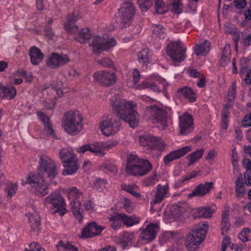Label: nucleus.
<instances>
[{"instance_id":"f257e3e1","label":"nucleus","mask_w":251,"mask_h":251,"mask_svg":"<svg viewBox=\"0 0 251 251\" xmlns=\"http://www.w3.org/2000/svg\"><path fill=\"white\" fill-rule=\"evenodd\" d=\"M111 105L115 114L100 123V130L103 135L109 136L118 132L121 125V120L128 123L132 128L138 126L139 114L134 109L131 102L115 98L114 100H111Z\"/></svg>"},{"instance_id":"f03ea898","label":"nucleus","mask_w":251,"mask_h":251,"mask_svg":"<svg viewBox=\"0 0 251 251\" xmlns=\"http://www.w3.org/2000/svg\"><path fill=\"white\" fill-rule=\"evenodd\" d=\"M37 175H29L25 183L30 186V191L35 195L43 197L49 193L46 179L51 181L58 174V168L54 161L46 155H41Z\"/></svg>"},{"instance_id":"7ed1b4c3","label":"nucleus","mask_w":251,"mask_h":251,"mask_svg":"<svg viewBox=\"0 0 251 251\" xmlns=\"http://www.w3.org/2000/svg\"><path fill=\"white\" fill-rule=\"evenodd\" d=\"M152 168L148 160L139 159L136 155L132 154L127 158L126 172L128 175L142 176L147 174Z\"/></svg>"},{"instance_id":"20e7f679","label":"nucleus","mask_w":251,"mask_h":251,"mask_svg":"<svg viewBox=\"0 0 251 251\" xmlns=\"http://www.w3.org/2000/svg\"><path fill=\"white\" fill-rule=\"evenodd\" d=\"M209 228L207 222L196 225L187 236L185 245L190 251H195L203 241Z\"/></svg>"},{"instance_id":"39448f33","label":"nucleus","mask_w":251,"mask_h":251,"mask_svg":"<svg viewBox=\"0 0 251 251\" xmlns=\"http://www.w3.org/2000/svg\"><path fill=\"white\" fill-rule=\"evenodd\" d=\"M135 13L131 0H125L119 9L116 22L121 28L129 26L132 22V18Z\"/></svg>"},{"instance_id":"423d86ee","label":"nucleus","mask_w":251,"mask_h":251,"mask_svg":"<svg viewBox=\"0 0 251 251\" xmlns=\"http://www.w3.org/2000/svg\"><path fill=\"white\" fill-rule=\"evenodd\" d=\"M63 126L64 130L72 135L77 134L81 129L82 118L78 113L70 112L64 116Z\"/></svg>"},{"instance_id":"0eeeda50","label":"nucleus","mask_w":251,"mask_h":251,"mask_svg":"<svg viewBox=\"0 0 251 251\" xmlns=\"http://www.w3.org/2000/svg\"><path fill=\"white\" fill-rule=\"evenodd\" d=\"M180 41L171 42L167 45L166 51L175 63H180L186 58V49Z\"/></svg>"},{"instance_id":"6e6552de","label":"nucleus","mask_w":251,"mask_h":251,"mask_svg":"<svg viewBox=\"0 0 251 251\" xmlns=\"http://www.w3.org/2000/svg\"><path fill=\"white\" fill-rule=\"evenodd\" d=\"M116 44L114 38H105L100 36L93 38L90 46L92 47V51L95 54H100L103 50H108Z\"/></svg>"},{"instance_id":"1a4fd4ad","label":"nucleus","mask_w":251,"mask_h":251,"mask_svg":"<svg viewBox=\"0 0 251 251\" xmlns=\"http://www.w3.org/2000/svg\"><path fill=\"white\" fill-rule=\"evenodd\" d=\"M44 201L45 203L51 204L50 209L53 213L59 212L61 209L66 211V203L59 191L56 190L52 192L45 199Z\"/></svg>"},{"instance_id":"9d476101","label":"nucleus","mask_w":251,"mask_h":251,"mask_svg":"<svg viewBox=\"0 0 251 251\" xmlns=\"http://www.w3.org/2000/svg\"><path fill=\"white\" fill-rule=\"evenodd\" d=\"M95 80L100 85L109 86L113 85L117 81L116 74L107 71H100L93 75Z\"/></svg>"},{"instance_id":"9b49d317","label":"nucleus","mask_w":251,"mask_h":251,"mask_svg":"<svg viewBox=\"0 0 251 251\" xmlns=\"http://www.w3.org/2000/svg\"><path fill=\"white\" fill-rule=\"evenodd\" d=\"M179 126L180 134L186 135L192 132L194 130L193 116L188 112H185L182 115L179 116Z\"/></svg>"},{"instance_id":"f8f14e48","label":"nucleus","mask_w":251,"mask_h":251,"mask_svg":"<svg viewBox=\"0 0 251 251\" xmlns=\"http://www.w3.org/2000/svg\"><path fill=\"white\" fill-rule=\"evenodd\" d=\"M104 229V226H98L96 222H92L82 228L79 237L81 239H87L98 236Z\"/></svg>"},{"instance_id":"ddd939ff","label":"nucleus","mask_w":251,"mask_h":251,"mask_svg":"<svg viewBox=\"0 0 251 251\" xmlns=\"http://www.w3.org/2000/svg\"><path fill=\"white\" fill-rule=\"evenodd\" d=\"M70 60L68 55L52 52L47 60V65L52 69L63 66Z\"/></svg>"},{"instance_id":"4468645a","label":"nucleus","mask_w":251,"mask_h":251,"mask_svg":"<svg viewBox=\"0 0 251 251\" xmlns=\"http://www.w3.org/2000/svg\"><path fill=\"white\" fill-rule=\"evenodd\" d=\"M151 110V114L153 117V123H161L164 126H166L167 112L156 105H151L147 108Z\"/></svg>"},{"instance_id":"2eb2a0df","label":"nucleus","mask_w":251,"mask_h":251,"mask_svg":"<svg viewBox=\"0 0 251 251\" xmlns=\"http://www.w3.org/2000/svg\"><path fill=\"white\" fill-rule=\"evenodd\" d=\"M214 185L212 182H205L198 185L192 191V193L188 196L189 199L193 197H203L209 194L211 189L213 188Z\"/></svg>"},{"instance_id":"dca6fc26","label":"nucleus","mask_w":251,"mask_h":251,"mask_svg":"<svg viewBox=\"0 0 251 251\" xmlns=\"http://www.w3.org/2000/svg\"><path fill=\"white\" fill-rule=\"evenodd\" d=\"M159 226L156 223H151L143 230L142 239L149 242L152 241L156 237L157 233L159 231Z\"/></svg>"},{"instance_id":"f3484780","label":"nucleus","mask_w":251,"mask_h":251,"mask_svg":"<svg viewBox=\"0 0 251 251\" xmlns=\"http://www.w3.org/2000/svg\"><path fill=\"white\" fill-rule=\"evenodd\" d=\"M191 146H185L177 150H175L167 154L163 160L166 165H168L171 161L184 156L191 151Z\"/></svg>"},{"instance_id":"a211bd4d","label":"nucleus","mask_w":251,"mask_h":251,"mask_svg":"<svg viewBox=\"0 0 251 251\" xmlns=\"http://www.w3.org/2000/svg\"><path fill=\"white\" fill-rule=\"evenodd\" d=\"M28 54L31 63L34 65H38L44 58V54L40 49L35 46L32 47L29 50Z\"/></svg>"},{"instance_id":"6ab92c4d","label":"nucleus","mask_w":251,"mask_h":251,"mask_svg":"<svg viewBox=\"0 0 251 251\" xmlns=\"http://www.w3.org/2000/svg\"><path fill=\"white\" fill-rule=\"evenodd\" d=\"M64 169L62 171L64 176L71 175L75 174L79 168V165L74 159L63 161L62 163Z\"/></svg>"},{"instance_id":"aec40b11","label":"nucleus","mask_w":251,"mask_h":251,"mask_svg":"<svg viewBox=\"0 0 251 251\" xmlns=\"http://www.w3.org/2000/svg\"><path fill=\"white\" fill-rule=\"evenodd\" d=\"M78 19L77 12L74 11L72 15L69 18L68 20L64 25L65 29L68 33H74L78 29V26L75 25V22Z\"/></svg>"},{"instance_id":"412c9836","label":"nucleus","mask_w":251,"mask_h":251,"mask_svg":"<svg viewBox=\"0 0 251 251\" xmlns=\"http://www.w3.org/2000/svg\"><path fill=\"white\" fill-rule=\"evenodd\" d=\"M169 189L168 184L162 187L160 184L157 186V190L155 195L154 199L151 201V204H155L160 202L165 195L167 193Z\"/></svg>"},{"instance_id":"4be33fe9","label":"nucleus","mask_w":251,"mask_h":251,"mask_svg":"<svg viewBox=\"0 0 251 251\" xmlns=\"http://www.w3.org/2000/svg\"><path fill=\"white\" fill-rule=\"evenodd\" d=\"M70 205L74 215L78 220V223H81L83 218L82 212L80 211L81 202L77 200H73L70 202Z\"/></svg>"},{"instance_id":"5701e85b","label":"nucleus","mask_w":251,"mask_h":251,"mask_svg":"<svg viewBox=\"0 0 251 251\" xmlns=\"http://www.w3.org/2000/svg\"><path fill=\"white\" fill-rule=\"evenodd\" d=\"M16 95V90L14 87L3 86L0 89V97L8 100L13 99Z\"/></svg>"},{"instance_id":"b1692460","label":"nucleus","mask_w":251,"mask_h":251,"mask_svg":"<svg viewBox=\"0 0 251 251\" xmlns=\"http://www.w3.org/2000/svg\"><path fill=\"white\" fill-rule=\"evenodd\" d=\"M210 47V43L208 40H205L200 45L196 46L194 53L197 56L205 55L209 52Z\"/></svg>"},{"instance_id":"393cba45","label":"nucleus","mask_w":251,"mask_h":251,"mask_svg":"<svg viewBox=\"0 0 251 251\" xmlns=\"http://www.w3.org/2000/svg\"><path fill=\"white\" fill-rule=\"evenodd\" d=\"M177 92L181 94L185 98L189 99L190 102H194L196 100V97L193 90L187 86L180 88L177 89Z\"/></svg>"},{"instance_id":"a878e982","label":"nucleus","mask_w":251,"mask_h":251,"mask_svg":"<svg viewBox=\"0 0 251 251\" xmlns=\"http://www.w3.org/2000/svg\"><path fill=\"white\" fill-rule=\"evenodd\" d=\"M231 54V50L229 44H226L223 49L221 58L220 59V64L222 66L226 65L230 61V55Z\"/></svg>"},{"instance_id":"bb28decb","label":"nucleus","mask_w":251,"mask_h":251,"mask_svg":"<svg viewBox=\"0 0 251 251\" xmlns=\"http://www.w3.org/2000/svg\"><path fill=\"white\" fill-rule=\"evenodd\" d=\"M201 175V172L200 171H193L190 173H189L186 175L185 176H183L182 178L177 182L174 184L175 188L176 189L181 186L183 185L185 181L190 180L192 178H194L197 176H200Z\"/></svg>"},{"instance_id":"cd10ccee","label":"nucleus","mask_w":251,"mask_h":251,"mask_svg":"<svg viewBox=\"0 0 251 251\" xmlns=\"http://www.w3.org/2000/svg\"><path fill=\"white\" fill-rule=\"evenodd\" d=\"M203 152L204 150L201 149L189 154L186 157L187 159H189V163L187 167H189L190 165H193L196 162L198 161L202 157Z\"/></svg>"},{"instance_id":"c85d7f7f","label":"nucleus","mask_w":251,"mask_h":251,"mask_svg":"<svg viewBox=\"0 0 251 251\" xmlns=\"http://www.w3.org/2000/svg\"><path fill=\"white\" fill-rule=\"evenodd\" d=\"M203 152L204 150L201 149L189 154L186 157L187 159H189V163L187 167H189L190 165H193L196 162L198 161L202 157Z\"/></svg>"},{"instance_id":"c756f323","label":"nucleus","mask_w":251,"mask_h":251,"mask_svg":"<svg viewBox=\"0 0 251 251\" xmlns=\"http://www.w3.org/2000/svg\"><path fill=\"white\" fill-rule=\"evenodd\" d=\"M203 152L204 150L201 149L189 154L186 157L187 159H189V163L187 167H189L190 165H193L196 162L198 161L202 157Z\"/></svg>"},{"instance_id":"7c9ffc66","label":"nucleus","mask_w":251,"mask_h":251,"mask_svg":"<svg viewBox=\"0 0 251 251\" xmlns=\"http://www.w3.org/2000/svg\"><path fill=\"white\" fill-rule=\"evenodd\" d=\"M213 213L214 211L211 210L210 207H200L196 210L195 214L197 217L209 218L212 217Z\"/></svg>"},{"instance_id":"2f4dec72","label":"nucleus","mask_w":251,"mask_h":251,"mask_svg":"<svg viewBox=\"0 0 251 251\" xmlns=\"http://www.w3.org/2000/svg\"><path fill=\"white\" fill-rule=\"evenodd\" d=\"M75 155L73 151H69L67 149L63 148L59 151V158L62 163H63V161L74 159Z\"/></svg>"},{"instance_id":"473e14b6","label":"nucleus","mask_w":251,"mask_h":251,"mask_svg":"<svg viewBox=\"0 0 251 251\" xmlns=\"http://www.w3.org/2000/svg\"><path fill=\"white\" fill-rule=\"evenodd\" d=\"M28 220L30 224L31 231H34L40 225V215L37 213L32 214H29Z\"/></svg>"},{"instance_id":"72a5a7b5","label":"nucleus","mask_w":251,"mask_h":251,"mask_svg":"<svg viewBox=\"0 0 251 251\" xmlns=\"http://www.w3.org/2000/svg\"><path fill=\"white\" fill-rule=\"evenodd\" d=\"M133 235L127 232L125 233L123 236L119 241V244L123 249L130 246Z\"/></svg>"},{"instance_id":"f704fd0d","label":"nucleus","mask_w":251,"mask_h":251,"mask_svg":"<svg viewBox=\"0 0 251 251\" xmlns=\"http://www.w3.org/2000/svg\"><path fill=\"white\" fill-rule=\"evenodd\" d=\"M91 36L90 30L88 28H82L79 31L76 40L83 43L86 40L89 39Z\"/></svg>"},{"instance_id":"c9c22d12","label":"nucleus","mask_w":251,"mask_h":251,"mask_svg":"<svg viewBox=\"0 0 251 251\" xmlns=\"http://www.w3.org/2000/svg\"><path fill=\"white\" fill-rule=\"evenodd\" d=\"M152 33L156 35L160 38H163L164 34H165L166 29L161 25L160 24H153L152 25Z\"/></svg>"},{"instance_id":"e433bc0d","label":"nucleus","mask_w":251,"mask_h":251,"mask_svg":"<svg viewBox=\"0 0 251 251\" xmlns=\"http://www.w3.org/2000/svg\"><path fill=\"white\" fill-rule=\"evenodd\" d=\"M165 145L164 141L160 138L154 136L150 149L152 150L162 151L164 150Z\"/></svg>"},{"instance_id":"4c0bfd02","label":"nucleus","mask_w":251,"mask_h":251,"mask_svg":"<svg viewBox=\"0 0 251 251\" xmlns=\"http://www.w3.org/2000/svg\"><path fill=\"white\" fill-rule=\"evenodd\" d=\"M184 208L178 205H173L170 210V213L175 218H178L184 212Z\"/></svg>"},{"instance_id":"58836bf2","label":"nucleus","mask_w":251,"mask_h":251,"mask_svg":"<svg viewBox=\"0 0 251 251\" xmlns=\"http://www.w3.org/2000/svg\"><path fill=\"white\" fill-rule=\"evenodd\" d=\"M137 3L142 12L147 11L152 5V0H137Z\"/></svg>"},{"instance_id":"ea45409f","label":"nucleus","mask_w":251,"mask_h":251,"mask_svg":"<svg viewBox=\"0 0 251 251\" xmlns=\"http://www.w3.org/2000/svg\"><path fill=\"white\" fill-rule=\"evenodd\" d=\"M76 151L79 153H84L87 151L95 153L96 155H98V151L94 147L93 144H86L83 146L79 147L76 149Z\"/></svg>"},{"instance_id":"a19ab883","label":"nucleus","mask_w":251,"mask_h":251,"mask_svg":"<svg viewBox=\"0 0 251 251\" xmlns=\"http://www.w3.org/2000/svg\"><path fill=\"white\" fill-rule=\"evenodd\" d=\"M154 8L155 9V13L158 14H164L167 12V10H164L165 3L162 0H155Z\"/></svg>"},{"instance_id":"79ce46f5","label":"nucleus","mask_w":251,"mask_h":251,"mask_svg":"<svg viewBox=\"0 0 251 251\" xmlns=\"http://www.w3.org/2000/svg\"><path fill=\"white\" fill-rule=\"evenodd\" d=\"M139 222V218L136 217L135 215L128 216L126 215V217L123 220L124 224L127 226H132L134 225L137 224Z\"/></svg>"},{"instance_id":"37998d69","label":"nucleus","mask_w":251,"mask_h":251,"mask_svg":"<svg viewBox=\"0 0 251 251\" xmlns=\"http://www.w3.org/2000/svg\"><path fill=\"white\" fill-rule=\"evenodd\" d=\"M45 130L48 135H51L52 137L56 139H60L61 138H58L55 134L54 129L52 128L51 124L49 122H46L45 124Z\"/></svg>"},{"instance_id":"c03bdc74","label":"nucleus","mask_w":251,"mask_h":251,"mask_svg":"<svg viewBox=\"0 0 251 251\" xmlns=\"http://www.w3.org/2000/svg\"><path fill=\"white\" fill-rule=\"evenodd\" d=\"M229 116V112L222 111V126L223 129H226L228 127L229 120L228 119Z\"/></svg>"},{"instance_id":"a18cd8bd","label":"nucleus","mask_w":251,"mask_h":251,"mask_svg":"<svg viewBox=\"0 0 251 251\" xmlns=\"http://www.w3.org/2000/svg\"><path fill=\"white\" fill-rule=\"evenodd\" d=\"M171 11L176 14L182 13L183 5L180 1L173 2L171 3Z\"/></svg>"},{"instance_id":"49530a36","label":"nucleus","mask_w":251,"mask_h":251,"mask_svg":"<svg viewBox=\"0 0 251 251\" xmlns=\"http://www.w3.org/2000/svg\"><path fill=\"white\" fill-rule=\"evenodd\" d=\"M139 60L142 61L143 63L147 62L149 60L148 50L144 49L139 52L137 54Z\"/></svg>"},{"instance_id":"de8ad7c7","label":"nucleus","mask_w":251,"mask_h":251,"mask_svg":"<svg viewBox=\"0 0 251 251\" xmlns=\"http://www.w3.org/2000/svg\"><path fill=\"white\" fill-rule=\"evenodd\" d=\"M251 60V56H249L248 57L246 58L245 57H242L240 59L239 65L240 67L249 69V67L250 66V61Z\"/></svg>"},{"instance_id":"09e8293b","label":"nucleus","mask_w":251,"mask_h":251,"mask_svg":"<svg viewBox=\"0 0 251 251\" xmlns=\"http://www.w3.org/2000/svg\"><path fill=\"white\" fill-rule=\"evenodd\" d=\"M126 217V214L124 213H119L116 212L114 215L111 216V217L108 218L109 221L119 222L120 221L124 220Z\"/></svg>"},{"instance_id":"8fccbe9b","label":"nucleus","mask_w":251,"mask_h":251,"mask_svg":"<svg viewBox=\"0 0 251 251\" xmlns=\"http://www.w3.org/2000/svg\"><path fill=\"white\" fill-rule=\"evenodd\" d=\"M17 189V185L16 183H12L5 188V191L7 192L8 196L11 198L15 193Z\"/></svg>"},{"instance_id":"3c124183","label":"nucleus","mask_w":251,"mask_h":251,"mask_svg":"<svg viewBox=\"0 0 251 251\" xmlns=\"http://www.w3.org/2000/svg\"><path fill=\"white\" fill-rule=\"evenodd\" d=\"M247 182L246 180L242 178V174L241 173L239 174L235 183V188H242V187H245V185L246 184Z\"/></svg>"},{"instance_id":"603ef678","label":"nucleus","mask_w":251,"mask_h":251,"mask_svg":"<svg viewBox=\"0 0 251 251\" xmlns=\"http://www.w3.org/2000/svg\"><path fill=\"white\" fill-rule=\"evenodd\" d=\"M94 147L98 151V155L100 154V156H104L105 153L102 151V149H104V144L103 142H99L93 144Z\"/></svg>"},{"instance_id":"864d4df0","label":"nucleus","mask_w":251,"mask_h":251,"mask_svg":"<svg viewBox=\"0 0 251 251\" xmlns=\"http://www.w3.org/2000/svg\"><path fill=\"white\" fill-rule=\"evenodd\" d=\"M98 62L104 67L112 68L114 66L113 62L108 58H104L101 60H98Z\"/></svg>"},{"instance_id":"5fc2aeb1","label":"nucleus","mask_w":251,"mask_h":251,"mask_svg":"<svg viewBox=\"0 0 251 251\" xmlns=\"http://www.w3.org/2000/svg\"><path fill=\"white\" fill-rule=\"evenodd\" d=\"M51 89L53 90H61L65 87L64 83L62 80H57L55 82L50 85Z\"/></svg>"},{"instance_id":"6e6d98bb","label":"nucleus","mask_w":251,"mask_h":251,"mask_svg":"<svg viewBox=\"0 0 251 251\" xmlns=\"http://www.w3.org/2000/svg\"><path fill=\"white\" fill-rule=\"evenodd\" d=\"M234 6L238 9H242L246 7L247 4L246 0H234Z\"/></svg>"},{"instance_id":"4d7b16f0","label":"nucleus","mask_w":251,"mask_h":251,"mask_svg":"<svg viewBox=\"0 0 251 251\" xmlns=\"http://www.w3.org/2000/svg\"><path fill=\"white\" fill-rule=\"evenodd\" d=\"M69 245V242L65 244L62 240H60L56 245V247L58 251H61L62 250L60 249L61 248L63 250L62 251H67Z\"/></svg>"},{"instance_id":"13d9d810","label":"nucleus","mask_w":251,"mask_h":251,"mask_svg":"<svg viewBox=\"0 0 251 251\" xmlns=\"http://www.w3.org/2000/svg\"><path fill=\"white\" fill-rule=\"evenodd\" d=\"M45 32L46 36L50 39H51L54 35L52 31V28L50 25H47L45 27Z\"/></svg>"},{"instance_id":"bf43d9fd","label":"nucleus","mask_w":251,"mask_h":251,"mask_svg":"<svg viewBox=\"0 0 251 251\" xmlns=\"http://www.w3.org/2000/svg\"><path fill=\"white\" fill-rule=\"evenodd\" d=\"M104 144V149H110L118 144V141L116 140H110L107 142H103Z\"/></svg>"},{"instance_id":"052dcab7","label":"nucleus","mask_w":251,"mask_h":251,"mask_svg":"<svg viewBox=\"0 0 251 251\" xmlns=\"http://www.w3.org/2000/svg\"><path fill=\"white\" fill-rule=\"evenodd\" d=\"M140 77V74L139 70L137 69H135L133 72V83L136 85L139 81V79Z\"/></svg>"},{"instance_id":"680f3d73","label":"nucleus","mask_w":251,"mask_h":251,"mask_svg":"<svg viewBox=\"0 0 251 251\" xmlns=\"http://www.w3.org/2000/svg\"><path fill=\"white\" fill-rule=\"evenodd\" d=\"M43 104L46 109L48 110H51L54 108L55 103L52 101L49 100V101H48L47 100H44Z\"/></svg>"},{"instance_id":"e2e57ef3","label":"nucleus","mask_w":251,"mask_h":251,"mask_svg":"<svg viewBox=\"0 0 251 251\" xmlns=\"http://www.w3.org/2000/svg\"><path fill=\"white\" fill-rule=\"evenodd\" d=\"M37 116H38L40 120L44 124L46 122H49L50 118L49 117L47 116V115L43 112H38L37 113Z\"/></svg>"},{"instance_id":"0e129e2a","label":"nucleus","mask_w":251,"mask_h":251,"mask_svg":"<svg viewBox=\"0 0 251 251\" xmlns=\"http://www.w3.org/2000/svg\"><path fill=\"white\" fill-rule=\"evenodd\" d=\"M80 194V193H79V190L75 187H73L69 190V195H71L75 198H78L79 197Z\"/></svg>"},{"instance_id":"69168bd1","label":"nucleus","mask_w":251,"mask_h":251,"mask_svg":"<svg viewBox=\"0 0 251 251\" xmlns=\"http://www.w3.org/2000/svg\"><path fill=\"white\" fill-rule=\"evenodd\" d=\"M104 168L113 174H116L118 171L116 167L113 164H107L104 166Z\"/></svg>"},{"instance_id":"338daca9","label":"nucleus","mask_w":251,"mask_h":251,"mask_svg":"<svg viewBox=\"0 0 251 251\" xmlns=\"http://www.w3.org/2000/svg\"><path fill=\"white\" fill-rule=\"evenodd\" d=\"M251 122V113L246 114L242 120V126L244 127V125H248Z\"/></svg>"},{"instance_id":"774afa93","label":"nucleus","mask_w":251,"mask_h":251,"mask_svg":"<svg viewBox=\"0 0 251 251\" xmlns=\"http://www.w3.org/2000/svg\"><path fill=\"white\" fill-rule=\"evenodd\" d=\"M241 43H243L246 47L250 46L251 45V33L244 38L243 42H241Z\"/></svg>"}]
</instances>
